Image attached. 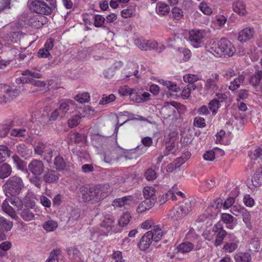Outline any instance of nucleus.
<instances>
[{"label": "nucleus", "mask_w": 262, "mask_h": 262, "mask_svg": "<svg viewBox=\"0 0 262 262\" xmlns=\"http://www.w3.org/2000/svg\"><path fill=\"white\" fill-rule=\"evenodd\" d=\"M208 51L216 57L223 55L231 57L235 53L236 49L231 41L222 38L216 42L214 41L208 48Z\"/></svg>", "instance_id": "nucleus-1"}, {"label": "nucleus", "mask_w": 262, "mask_h": 262, "mask_svg": "<svg viewBox=\"0 0 262 262\" xmlns=\"http://www.w3.org/2000/svg\"><path fill=\"white\" fill-rule=\"evenodd\" d=\"M24 187L23 180L19 177H11L3 186L5 193L8 197L16 196L20 193Z\"/></svg>", "instance_id": "nucleus-2"}, {"label": "nucleus", "mask_w": 262, "mask_h": 262, "mask_svg": "<svg viewBox=\"0 0 262 262\" xmlns=\"http://www.w3.org/2000/svg\"><path fill=\"white\" fill-rule=\"evenodd\" d=\"M8 199H6L3 203L2 208L3 210L8 214L12 219H15L17 217L15 209L10 205V203L13 205L17 210H21L23 207L22 200L17 196H11Z\"/></svg>", "instance_id": "nucleus-3"}, {"label": "nucleus", "mask_w": 262, "mask_h": 262, "mask_svg": "<svg viewBox=\"0 0 262 262\" xmlns=\"http://www.w3.org/2000/svg\"><path fill=\"white\" fill-rule=\"evenodd\" d=\"M29 7L32 11L40 14L50 15L55 9L56 6L48 4L41 0H30Z\"/></svg>", "instance_id": "nucleus-4"}, {"label": "nucleus", "mask_w": 262, "mask_h": 262, "mask_svg": "<svg viewBox=\"0 0 262 262\" xmlns=\"http://www.w3.org/2000/svg\"><path fill=\"white\" fill-rule=\"evenodd\" d=\"M179 104L176 102L165 103L161 108L160 114L164 119H176L180 116Z\"/></svg>", "instance_id": "nucleus-5"}, {"label": "nucleus", "mask_w": 262, "mask_h": 262, "mask_svg": "<svg viewBox=\"0 0 262 262\" xmlns=\"http://www.w3.org/2000/svg\"><path fill=\"white\" fill-rule=\"evenodd\" d=\"M100 227L102 234L105 236L111 234L112 232L117 233L121 231L112 217L105 216L100 223Z\"/></svg>", "instance_id": "nucleus-6"}, {"label": "nucleus", "mask_w": 262, "mask_h": 262, "mask_svg": "<svg viewBox=\"0 0 262 262\" xmlns=\"http://www.w3.org/2000/svg\"><path fill=\"white\" fill-rule=\"evenodd\" d=\"M53 146L49 144L39 142L34 148L35 153L41 156L45 161L50 163L53 157Z\"/></svg>", "instance_id": "nucleus-7"}, {"label": "nucleus", "mask_w": 262, "mask_h": 262, "mask_svg": "<svg viewBox=\"0 0 262 262\" xmlns=\"http://www.w3.org/2000/svg\"><path fill=\"white\" fill-rule=\"evenodd\" d=\"M212 232L214 233L215 238L213 244L216 247L223 243L224 240L228 236L229 234L224 229V226L220 221L217 222L213 225Z\"/></svg>", "instance_id": "nucleus-8"}, {"label": "nucleus", "mask_w": 262, "mask_h": 262, "mask_svg": "<svg viewBox=\"0 0 262 262\" xmlns=\"http://www.w3.org/2000/svg\"><path fill=\"white\" fill-rule=\"evenodd\" d=\"M205 36V32L203 30H191L189 33V40L193 47L198 48L204 45Z\"/></svg>", "instance_id": "nucleus-9"}, {"label": "nucleus", "mask_w": 262, "mask_h": 262, "mask_svg": "<svg viewBox=\"0 0 262 262\" xmlns=\"http://www.w3.org/2000/svg\"><path fill=\"white\" fill-rule=\"evenodd\" d=\"M49 115L50 107H46L42 113L39 111L34 112L31 116V121L36 122L37 124H40V125L44 126L51 123Z\"/></svg>", "instance_id": "nucleus-10"}, {"label": "nucleus", "mask_w": 262, "mask_h": 262, "mask_svg": "<svg viewBox=\"0 0 262 262\" xmlns=\"http://www.w3.org/2000/svg\"><path fill=\"white\" fill-rule=\"evenodd\" d=\"M239 241L234 233H229L225 239L222 250L226 253H232L238 248Z\"/></svg>", "instance_id": "nucleus-11"}, {"label": "nucleus", "mask_w": 262, "mask_h": 262, "mask_svg": "<svg viewBox=\"0 0 262 262\" xmlns=\"http://www.w3.org/2000/svg\"><path fill=\"white\" fill-rule=\"evenodd\" d=\"M23 34L16 27L11 26L7 33L4 36V40L8 43H17L23 36Z\"/></svg>", "instance_id": "nucleus-12"}, {"label": "nucleus", "mask_w": 262, "mask_h": 262, "mask_svg": "<svg viewBox=\"0 0 262 262\" xmlns=\"http://www.w3.org/2000/svg\"><path fill=\"white\" fill-rule=\"evenodd\" d=\"M220 76L216 73H212L208 78L205 84V88L207 90L216 91L219 88Z\"/></svg>", "instance_id": "nucleus-13"}, {"label": "nucleus", "mask_w": 262, "mask_h": 262, "mask_svg": "<svg viewBox=\"0 0 262 262\" xmlns=\"http://www.w3.org/2000/svg\"><path fill=\"white\" fill-rule=\"evenodd\" d=\"M28 170L35 175H40L44 170V165L40 160H33L28 165Z\"/></svg>", "instance_id": "nucleus-14"}, {"label": "nucleus", "mask_w": 262, "mask_h": 262, "mask_svg": "<svg viewBox=\"0 0 262 262\" xmlns=\"http://www.w3.org/2000/svg\"><path fill=\"white\" fill-rule=\"evenodd\" d=\"M152 235L150 232H147L142 236L138 244L140 250H146L150 247L152 242Z\"/></svg>", "instance_id": "nucleus-15"}, {"label": "nucleus", "mask_w": 262, "mask_h": 262, "mask_svg": "<svg viewBox=\"0 0 262 262\" xmlns=\"http://www.w3.org/2000/svg\"><path fill=\"white\" fill-rule=\"evenodd\" d=\"M255 33L253 28H246L238 33V40L241 42H245L251 39Z\"/></svg>", "instance_id": "nucleus-16"}, {"label": "nucleus", "mask_w": 262, "mask_h": 262, "mask_svg": "<svg viewBox=\"0 0 262 262\" xmlns=\"http://www.w3.org/2000/svg\"><path fill=\"white\" fill-rule=\"evenodd\" d=\"M221 220L224 223L226 228L228 229H233L236 225V222H234V217L227 213H222L221 215Z\"/></svg>", "instance_id": "nucleus-17"}, {"label": "nucleus", "mask_w": 262, "mask_h": 262, "mask_svg": "<svg viewBox=\"0 0 262 262\" xmlns=\"http://www.w3.org/2000/svg\"><path fill=\"white\" fill-rule=\"evenodd\" d=\"M91 194H92L91 187L88 188L82 186L77 191L78 196L80 198L82 201L85 203H90V201L91 200Z\"/></svg>", "instance_id": "nucleus-18"}, {"label": "nucleus", "mask_w": 262, "mask_h": 262, "mask_svg": "<svg viewBox=\"0 0 262 262\" xmlns=\"http://www.w3.org/2000/svg\"><path fill=\"white\" fill-rule=\"evenodd\" d=\"M154 204L155 201L154 199H145L138 205L137 208V212L139 213H143L151 208Z\"/></svg>", "instance_id": "nucleus-19"}, {"label": "nucleus", "mask_w": 262, "mask_h": 262, "mask_svg": "<svg viewBox=\"0 0 262 262\" xmlns=\"http://www.w3.org/2000/svg\"><path fill=\"white\" fill-rule=\"evenodd\" d=\"M187 214V210L183 209V207L180 206H177L170 211V215L172 218L177 220H180Z\"/></svg>", "instance_id": "nucleus-20"}, {"label": "nucleus", "mask_w": 262, "mask_h": 262, "mask_svg": "<svg viewBox=\"0 0 262 262\" xmlns=\"http://www.w3.org/2000/svg\"><path fill=\"white\" fill-rule=\"evenodd\" d=\"M95 187L99 192L101 201L108 196L112 192L110 185L107 184L97 185Z\"/></svg>", "instance_id": "nucleus-21"}, {"label": "nucleus", "mask_w": 262, "mask_h": 262, "mask_svg": "<svg viewBox=\"0 0 262 262\" xmlns=\"http://www.w3.org/2000/svg\"><path fill=\"white\" fill-rule=\"evenodd\" d=\"M232 9L234 12L240 16H244L247 13L246 5L245 3L241 1L234 2L232 4Z\"/></svg>", "instance_id": "nucleus-22"}, {"label": "nucleus", "mask_w": 262, "mask_h": 262, "mask_svg": "<svg viewBox=\"0 0 262 262\" xmlns=\"http://www.w3.org/2000/svg\"><path fill=\"white\" fill-rule=\"evenodd\" d=\"M194 245L189 242H184L180 244L177 249L178 252L182 254L188 253L193 250Z\"/></svg>", "instance_id": "nucleus-23"}, {"label": "nucleus", "mask_w": 262, "mask_h": 262, "mask_svg": "<svg viewBox=\"0 0 262 262\" xmlns=\"http://www.w3.org/2000/svg\"><path fill=\"white\" fill-rule=\"evenodd\" d=\"M156 11L159 15L166 16L170 11V7L165 3L159 2L156 5Z\"/></svg>", "instance_id": "nucleus-24"}, {"label": "nucleus", "mask_w": 262, "mask_h": 262, "mask_svg": "<svg viewBox=\"0 0 262 262\" xmlns=\"http://www.w3.org/2000/svg\"><path fill=\"white\" fill-rule=\"evenodd\" d=\"M58 179L59 174L55 170H49L43 176V180L47 183L56 182Z\"/></svg>", "instance_id": "nucleus-25"}, {"label": "nucleus", "mask_w": 262, "mask_h": 262, "mask_svg": "<svg viewBox=\"0 0 262 262\" xmlns=\"http://www.w3.org/2000/svg\"><path fill=\"white\" fill-rule=\"evenodd\" d=\"M159 81L161 84L166 86L168 88L170 95H177V94H174L173 93L178 92L180 91V88L176 83L169 81H165L163 79L160 80Z\"/></svg>", "instance_id": "nucleus-26"}, {"label": "nucleus", "mask_w": 262, "mask_h": 262, "mask_svg": "<svg viewBox=\"0 0 262 262\" xmlns=\"http://www.w3.org/2000/svg\"><path fill=\"white\" fill-rule=\"evenodd\" d=\"M132 197L131 196H125L122 198L115 199L112 205L114 207H121L125 205H129L132 202Z\"/></svg>", "instance_id": "nucleus-27"}, {"label": "nucleus", "mask_w": 262, "mask_h": 262, "mask_svg": "<svg viewBox=\"0 0 262 262\" xmlns=\"http://www.w3.org/2000/svg\"><path fill=\"white\" fill-rule=\"evenodd\" d=\"M6 91L5 94L3 95L5 101L12 100L17 97L20 94V91L16 89H13L9 85V89Z\"/></svg>", "instance_id": "nucleus-28"}, {"label": "nucleus", "mask_w": 262, "mask_h": 262, "mask_svg": "<svg viewBox=\"0 0 262 262\" xmlns=\"http://www.w3.org/2000/svg\"><path fill=\"white\" fill-rule=\"evenodd\" d=\"M73 102L74 101L70 99H66L61 102L58 108L61 117L65 115L70 109V105L72 104Z\"/></svg>", "instance_id": "nucleus-29"}, {"label": "nucleus", "mask_w": 262, "mask_h": 262, "mask_svg": "<svg viewBox=\"0 0 262 262\" xmlns=\"http://www.w3.org/2000/svg\"><path fill=\"white\" fill-rule=\"evenodd\" d=\"M156 190L152 186H145L143 190V193L145 199H154L155 203L156 201V196L155 195Z\"/></svg>", "instance_id": "nucleus-30"}, {"label": "nucleus", "mask_w": 262, "mask_h": 262, "mask_svg": "<svg viewBox=\"0 0 262 262\" xmlns=\"http://www.w3.org/2000/svg\"><path fill=\"white\" fill-rule=\"evenodd\" d=\"M13 125V121L0 123V137H6Z\"/></svg>", "instance_id": "nucleus-31"}, {"label": "nucleus", "mask_w": 262, "mask_h": 262, "mask_svg": "<svg viewBox=\"0 0 262 262\" xmlns=\"http://www.w3.org/2000/svg\"><path fill=\"white\" fill-rule=\"evenodd\" d=\"M42 227L47 232H52L56 230L58 227V223L56 221L50 219L44 222Z\"/></svg>", "instance_id": "nucleus-32"}, {"label": "nucleus", "mask_w": 262, "mask_h": 262, "mask_svg": "<svg viewBox=\"0 0 262 262\" xmlns=\"http://www.w3.org/2000/svg\"><path fill=\"white\" fill-rule=\"evenodd\" d=\"M12 172V168L10 165L4 163L0 165V178L5 179L9 176Z\"/></svg>", "instance_id": "nucleus-33"}, {"label": "nucleus", "mask_w": 262, "mask_h": 262, "mask_svg": "<svg viewBox=\"0 0 262 262\" xmlns=\"http://www.w3.org/2000/svg\"><path fill=\"white\" fill-rule=\"evenodd\" d=\"M235 262H252L251 256L248 252H241L234 256Z\"/></svg>", "instance_id": "nucleus-34"}, {"label": "nucleus", "mask_w": 262, "mask_h": 262, "mask_svg": "<svg viewBox=\"0 0 262 262\" xmlns=\"http://www.w3.org/2000/svg\"><path fill=\"white\" fill-rule=\"evenodd\" d=\"M245 77L243 75H239L237 78H235L233 81H231L229 86V89L231 91H234L237 89L243 82Z\"/></svg>", "instance_id": "nucleus-35"}, {"label": "nucleus", "mask_w": 262, "mask_h": 262, "mask_svg": "<svg viewBox=\"0 0 262 262\" xmlns=\"http://www.w3.org/2000/svg\"><path fill=\"white\" fill-rule=\"evenodd\" d=\"M148 232H150L151 234H152V241L154 240L155 242L159 241L163 235V231L158 226H154L152 230Z\"/></svg>", "instance_id": "nucleus-36"}, {"label": "nucleus", "mask_w": 262, "mask_h": 262, "mask_svg": "<svg viewBox=\"0 0 262 262\" xmlns=\"http://www.w3.org/2000/svg\"><path fill=\"white\" fill-rule=\"evenodd\" d=\"M13 223L3 216H0V229L9 231L13 227Z\"/></svg>", "instance_id": "nucleus-37"}, {"label": "nucleus", "mask_w": 262, "mask_h": 262, "mask_svg": "<svg viewBox=\"0 0 262 262\" xmlns=\"http://www.w3.org/2000/svg\"><path fill=\"white\" fill-rule=\"evenodd\" d=\"M11 151L5 145H0V163L4 162L7 157L10 156Z\"/></svg>", "instance_id": "nucleus-38"}, {"label": "nucleus", "mask_w": 262, "mask_h": 262, "mask_svg": "<svg viewBox=\"0 0 262 262\" xmlns=\"http://www.w3.org/2000/svg\"><path fill=\"white\" fill-rule=\"evenodd\" d=\"M172 18L176 21H179L183 18L184 12L183 10L179 7H174L171 10Z\"/></svg>", "instance_id": "nucleus-39"}, {"label": "nucleus", "mask_w": 262, "mask_h": 262, "mask_svg": "<svg viewBox=\"0 0 262 262\" xmlns=\"http://www.w3.org/2000/svg\"><path fill=\"white\" fill-rule=\"evenodd\" d=\"M262 78V71L257 70L255 74L251 76L250 78V83L253 86H256L258 84Z\"/></svg>", "instance_id": "nucleus-40"}, {"label": "nucleus", "mask_w": 262, "mask_h": 262, "mask_svg": "<svg viewBox=\"0 0 262 262\" xmlns=\"http://www.w3.org/2000/svg\"><path fill=\"white\" fill-rule=\"evenodd\" d=\"M215 185V181L213 179L205 180L200 186V190L202 191H207L212 188Z\"/></svg>", "instance_id": "nucleus-41"}, {"label": "nucleus", "mask_w": 262, "mask_h": 262, "mask_svg": "<svg viewBox=\"0 0 262 262\" xmlns=\"http://www.w3.org/2000/svg\"><path fill=\"white\" fill-rule=\"evenodd\" d=\"M12 247V243L10 241H5L0 244V256L7 255V251Z\"/></svg>", "instance_id": "nucleus-42"}, {"label": "nucleus", "mask_w": 262, "mask_h": 262, "mask_svg": "<svg viewBox=\"0 0 262 262\" xmlns=\"http://www.w3.org/2000/svg\"><path fill=\"white\" fill-rule=\"evenodd\" d=\"M54 164L56 169L59 170H63L67 165L64 160L60 156H58L55 158Z\"/></svg>", "instance_id": "nucleus-43"}, {"label": "nucleus", "mask_w": 262, "mask_h": 262, "mask_svg": "<svg viewBox=\"0 0 262 262\" xmlns=\"http://www.w3.org/2000/svg\"><path fill=\"white\" fill-rule=\"evenodd\" d=\"M29 132L25 128H14L11 130L10 134L16 137H25L28 136Z\"/></svg>", "instance_id": "nucleus-44"}, {"label": "nucleus", "mask_w": 262, "mask_h": 262, "mask_svg": "<svg viewBox=\"0 0 262 262\" xmlns=\"http://www.w3.org/2000/svg\"><path fill=\"white\" fill-rule=\"evenodd\" d=\"M252 182L255 187H259L262 184V169L260 171H256L252 179Z\"/></svg>", "instance_id": "nucleus-45"}, {"label": "nucleus", "mask_w": 262, "mask_h": 262, "mask_svg": "<svg viewBox=\"0 0 262 262\" xmlns=\"http://www.w3.org/2000/svg\"><path fill=\"white\" fill-rule=\"evenodd\" d=\"M75 99L81 103L88 102L90 99V95L87 92L78 93L75 96Z\"/></svg>", "instance_id": "nucleus-46"}, {"label": "nucleus", "mask_w": 262, "mask_h": 262, "mask_svg": "<svg viewBox=\"0 0 262 262\" xmlns=\"http://www.w3.org/2000/svg\"><path fill=\"white\" fill-rule=\"evenodd\" d=\"M61 253L59 249H54L50 253L49 257L45 262H59L58 255Z\"/></svg>", "instance_id": "nucleus-47"}, {"label": "nucleus", "mask_w": 262, "mask_h": 262, "mask_svg": "<svg viewBox=\"0 0 262 262\" xmlns=\"http://www.w3.org/2000/svg\"><path fill=\"white\" fill-rule=\"evenodd\" d=\"M195 89V85H193L192 84H188L185 86L181 92V96L183 99H187L189 97L190 93L192 91Z\"/></svg>", "instance_id": "nucleus-48"}, {"label": "nucleus", "mask_w": 262, "mask_h": 262, "mask_svg": "<svg viewBox=\"0 0 262 262\" xmlns=\"http://www.w3.org/2000/svg\"><path fill=\"white\" fill-rule=\"evenodd\" d=\"M95 186L91 187V192L92 194L90 195L91 200L90 203L94 204L96 203L99 202L101 200L99 195V192L97 191Z\"/></svg>", "instance_id": "nucleus-49"}, {"label": "nucleus", "mask_w": 262, "mask_h": 262, "mask_svg": "<svg viewBox=\"0 0 262 262\" xmlns=\"http://www.w3.org/2000/svg\"><path fill=\"white\" fill-rule=\"evenodd\" d=\"M21 217L25 221H30L34 219V214L28 208H25L21 213Z\"/></svg>", "instance_id": "nucleus-50"}, {"label": "nucleus", "mask_w": 262, "mask_h": 262, "mask_svg": "<svg viewBox=\"0 0 262 262\" xmlns=\"http://www.w3.org/2000/svg\"><path fill=\"white\" fill-rule=\"evenodd\" d=\"M130 217L129 213H123L118 221V225L120 227L126 226L129 223Z\"/></svg>", "instance_id": "nucleus-51"}, {"label": "nucleus", "mask_w": 262, "mask_h": 262, "mask_svg": "<svg viewBox=\"0 0 262 262\" xmlns=\"http://www.w3.org/2000/svg\"><path fill=\"white\" fill-rule=\"evenodd\" d=\"M70 138L72 141L75 143L78 144L84 140V136L77 132H73L70 133Z\"/></svg>", "instance_id": "nucleus-52"}, {"label": "nucleus", "mask_w": 262, "mask_h": 262, "mask_svg": "<svg viewBox=\"0 0 262 262\" xmlns=\"http://www.w3.org/2000/svg\"><path fill=\"white\" fill-rule=\"evenodd\" d=\"M116 99V96L114 94H110L109 95H103L101 99L100 100L99 104L104 105L108 104Z\"/></svg>", "instance_id": "nucleus-53"}, {"label": "nucleus", "mask_w": 262, "mask_h": 262, "mask_svg": "<svg viewBox=\"0 0 262 262\" xmlns=\"http://www.w3.org/2000/svg\"><path fill=\"white\" fill-rule=\"evenodd\" d=\"M194 202L192 199H188L185 200L184 202L180 205L183 209L187 210V214L191 211Z\"/></svg>", "instance_id": "nucleus-54"}, {"label": "nucleus", "mask_w": 262, "mask_h": 262, "mask_svg": "<svg viewBox=\"0 0 262 262\" xmlns=\"http://www.w3.org/2000/svg\"><path fill=\"white\" fill-rule=\"evenodd\" d=\"M94 26L97 28L102 27L105 22V18L101 15L96 14L94 16Z\"/></svg>", "instance_id": "nucleus-55"}, {"label": "nucleus", "mask_w": 262, "mask_h": 262, "mask_svg": "<svg viewBox=\"0 0 262 262\" xmlns=\"http://www.w3.org/2000/svg\"><path fill=\"white\" fill-rule=\"evenodd\" d=\"M80 116L79 115H75L72 116L68 121L70 127L73 128L78 125L80 123Z\"/></svg>", "instance_id": "nucleus-56"}, {"label": "nucleus", "mask_w": 262, "mask_h": 262, "mask_svg": "<svg viewBox=\"0 0 262 262\" xmlns=\"http://www.w3.org/2000/svg\"><path fill=\"white\" fill-rule=\"evenodd\" d=\"M199 79L198 76L194 74H187L183 76V80L185 82L188 84H192L195 85L194 83Z\"/></svg>", "instance_id": "nucleus-57"}, {"label": "nucleus", "mask_w": 262, "mask_h": 262, "mask_svg": "<svg viewBox=\"0 0 262 262\" xmlns=\"http://www.w3.org/2000/svg\"><path fill=\"white\" fill-rule=\"evenodd\" d=\"M199 9L206 15H210L212 12V9L208 6V4L204 2H202L200 4L199 6Z\"/></svg>", "instance_id": "nucleus-58"}, {"label": "nucleus", "mask_w": 262, "mask_h": 262, "mask_svg": "<svg viewBox=\"0 0 262 262\" xmlns=\"http://www.w3.org/2000/svg\"><path fill=\"white\" fill-rule=\"evenodd\" d=\"M133 71H128L125 73L126 78H129L132 76H134L136 79H139L140 77V75L139 74L138 66L137 64H133Z\"/></svg>", "instance_id": "nucleus-59"}, {"label": "nucleus", "mask_w": 262, "mask_h": 262, "mask_svg": "<svg viewBox=\"0 0 262 262\" xmlns=\"http://www.w3.org/2000/svg\"><path fill=\"white\" fill-rule=\"evenodd\" d=\"M249 249L251 251H257L260 247L259 242L258 238H252L249 243Z\"/></svg>", "instance_id": "nucleus-60"}, {"label": "nucleus", "mask_w": 262, "mask_h": 262, "mask_svg": "<svg viewBox=\"0 0 262 262\" xmlns=\"http://www.w3.org/2000/svg\"><path fill=\"white\" fill-rule=\"evenodd\" d=\"M134 43L141 50H148L146 40L142 38H138L135 40Z\"/></svg>", "instance_id": "nucleus-61"}, {"label": "nucleus", "mask_w": 262, "mask_h": 262, "mask_svg": "<svg viewBox=\"0 0 262 262\" xmlns=\"http://www.w3.org/2000/svg\"><path fill=\"white\" fill-rule=\"evenodd\" d=\"M145 178L148 181H153L157 178V173L152 168L147 169L144 174Z\"/></svg>", "instance_id": "nucleus-62"}, {"label": "nucleus", "mask_w": 262, "mask_h": 262, "mask_svg": "<svg viewBox=\"0 0 262 262\" xmlns=\"http://www.w3.org/2000/svg\"><path fill=\"white\" fill-rule=\"evenodd\" d=\"M245 208L239 205H235L233 206L230 209V212L235 216H238L241 214Z\"/></svg>", "instance_id": "nucleus-63"}, {"label": "nucleus", "mask_w": 262, "mask_h": 262, "mask_svg": "<svg viewBox=\"0 0 262 262\" xmlns=\"http://www.w3.org/2000/svg\"><path fill=\"white\" fill-rule=\"evenodd\" d=\"M220 107V103L217 99H214L212 100L209 103V108L212 111L213 114L216 113L217 110Z\"/></svg>", "instance_id": "nucleus-64"}]
</instances>
